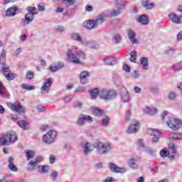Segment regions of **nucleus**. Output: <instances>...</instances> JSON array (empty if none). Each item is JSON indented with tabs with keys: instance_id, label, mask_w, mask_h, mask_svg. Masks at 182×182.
Segmentation results:
<instances>
[{
	"instance_id": "obj_55",
	"label": "nucleus",
	"mask_w": 182,
	"mask_h": 182,
	"mask_svg": "<svg viewBox=\"0 0 182 182\" xmlns=\"http://www.w3.org/2000/svg\"><path fill=\"white\" fill-rule=\"evenodd\" d=\"M114 40L115 41V43H119L122 41V37L119 34H115L114 36Z\"/></svg>"
},
{
	"instance_id": "obj_9",
	"label": "nucleus",
	"mask_w": 182,
	"mask_h": 182,
	"mask_svg": "<svg viewBox=\"0 0 182 182\" xmlns=\"http://www.w3.org/2000/svg\"><path fill=\"white\" fill-rule=\"evenodd\" d=\"M55 137H56V131L50 129L47 134L43 135V140L44 143L51 144V143L55 141Z\"/></svg>"
},
{
	"instance_id": "obj_49",
	"label": "nucleus",
	"mask_w": 182,
	"mask_h": 182,
	"mask_svg": "<svg viewBox=\"0 0 182 182\" xmlns=\"http://www.w3.org/2000/svg\"><path fill=\"white\" fill-rule=\"evenodd\" d=\"M55 66L57 68V70H60V69H63V68H65V63L62 61H59L56 65H55Z\"/></svg>"
},
{
	"instance_id": "obj_57",
	"label": "nucleus",
	"mask_w": 182,
	"mask_h": 182,
	"mask_svg": "<svg viewBox=\"0 0 182 182\" xmlns=\"http://www.w3.org/2000/svg\"><path fill=\"white\" fill-rule=\"evenodd\" d=\"M175 49L171 48V47H168L166 48V49L165 50V53H168V54H170V53H173V52H175Z\"/></svg>"
},
{
	"instance_id": "obj_12",
	"label": "nucleus",
	"mask_w": 182,
	"mask_h": 182,
	"mask_svg": "<svg viewBox=\"0 0 182 182\" xmlns=\"http://www.w3.org/2000/svg\"><path fill=\"white\" fill-rule=\"evenodd\" d=\"M10 109L15 113H25V107L21 105V102L11 104Z\"/></svg>"
},
{
	"instance_id": "obj_7",
	"label": "nucleus",
	"mask_w": 182,
	"mask_h": 182,
	"mask_svg": "<svg viewBox=\"0 0 182 182\" xmlns=\"http://www.w3.org/2000/svg\"><path fill=\"white\" fill-rule=\"evenodd\" d=\"M170 151H167V149H164L160 151V156L161 157H168L170 160H174V156H176V146H174V144H172V145L169 147Z\"/></svg>"
},
{
	"instance_id": "obj_43",
	"label": "nucleus",
	"mask_w": 182,
	"mask_h": 182,
	"mask_svg": "<svg viewBox=\"0 0 182 182\" xmlns=\"http://www.w3.org/2000/svg\"><path fill=\"white\" fill-rule=\"evenodd\" d=\"M86 46H88V48H91L92 49H96L99 48V45L95 41H87L86 43Z\"/></svg>"
},
{
	"instance_id": "obj_41",
	"label": "nucleus",
	"mask_w": 182,
	"mask_h": 182,
	"mask_svg": "<svg viewBox=\"0 0 182 182\" xmlns=\"http://www.w3.org/2000/svg\"><path fill=\"white\" fill-rule=\"evenodd\" d=\"M146 113L150 114V116H154V114H157V109L156 108H150L147 107L145 109Z\"/></svg>"
},
{
	"instance_id": "obj_32",
	"label": "nucleus",
	"mask_w": 182,
	"mask_h": 182,
	"mask_svg": "<svg viewBox=\"0 0 182 182\" xmlns=\"http://www.w3.org/2000/svg\"><path fill=\"white\" fill-rule=\"evenodd\" d=\"M115 6L119 9H126V1L124 0H116Z\"/></svg>"
},
{
	"instance_id": "obj_1",
	"label": "nucleus",
	"mask_w": 182,
	"mask_h": 182,
	"mask_svg": "<svg viewBox=\"0 0 182 182\" xmlns=\"http://www.w3.org/2000/svg\"><path fill=\"white\" fill-rule=\"evenodd\" d=\"M67 59L74 65H83V60L86 59V55L82 50H78L75 53L73 50H69L67 52Z\"/></svg>"
},
{
	"instance_id": "obj_3",
	"label": "nucleus",
	"mask_w": 182,
	"mask_h": 182,
	"mask_svg": "<svg viewBox=\"0 0 182 182\" xmlns=\"http://www.w3.org/2000/svg\"><path fill=\"white\" fill-rule=\"evenodd\" d=\"M105 18H107V14L102 13L97 16L96 19H90L85 21L83 26L87 29H96L99 25H102V22H105Z\"/></svg>"
},
{
	"instance_id": "obj_14",
	"label": "nucleus",
	"mask_w": 182,
	"mask_h": 182,
	"mask_svg": "<svg viewBox=\"0 0 182 182\" xmlns=\"http://www.w3.org/2000/svg\"><path fill=\"white\" fill-rule=\"evenodd\" d=\"M53 83V81L52 80V78L46 79L41 87L42 93H43V92H45V93H49V90H50Z\"/></svg>"
},
{
	"instance_id": "obj_33",
	"label": "nucleus",
	"mask_w": 182,
	"mask_h": 182,
	"mask_svg": "<svg viewBox=\"0 0 182 182\" xmlns=\"http://www.w3.org/2000/svg\"><path fill=\"white\" fill-rule=\"evenodd\" d=\"M136 161H137V160H136V159L134 158H131L129 159L128 161V166L132 168V170H136L137 168V165H136Z\"/></svg>"
},
{
	"instance_id": "obj_62",
	"label": "nucleus",
	"mask_w": 182,
	"mask_h": 182,
	"mask_svg": "<svg viewBox=\"0 0 182 182\" xmlns=\"http://www.w3.org/2000/svg\"><path fill=\"white\" fill-rule=\"evenodd\" d=\"M74 107H78V109H82V107H83V103L80 102V101H77L76 105H74Z\"/></svg>"
},
{
	"instance_id": "obj_28",
	"label": "nucleus",
	"mask_w": 182,
	"mask_h": 182,
	"mask_svg": "<svg viewBox=\"0 0 182 182\" xmlns=\"http://www.w3.org/2000/svg\"><path fill=\"white\" fill-rule=\"evenodd\" d=\"M140 62L142 65V69H144V70H147L149 69V59L146 57H142L140 59Z\"/></svg>"
},
{
	"instance_id": "obj_48",
	"label": "nucleus",
	"mask_w": 182,
	"mask_h": 182,
	"mask_svg": "<svg viewBox=\"0 0 182 182\" xmlns=\"http://www.w3.org/2000/svg\"><path fill=\"white\" fill-rule=\"evenodd\" d=\"M149 89L151 93H159L160 92V89L156 86H151Z\"/></svg>"
},
{
	"instance_id": "obj_21",
	"label": "nucleus",
	"mask_w": 182,
	"mask_h": 182,
	"mask_svg": "<svg viewBox=\"0 0 182 182\" xmlns=\"http://www.w3.org/2000/svg\"><path fill=\"white\" fill-rule=\"evenodd\" d=\"M88 93H90L92 100H95V99H97V96L100 97V90H99L98 88L90 90L88 91Z\"/></svg>"
},
{
	"instance_id": "obj_11",
	"label": "nucleus",
	"mask_w": 182,
	"mask_h": 182,
	"mask_svg": "<svg viewBox=\"0 0 182 182\" xmlns=\"http://www.w3.org/2000/svg\"><path fill=\"white\" fill-rule=\"evenodd\" d=\"M43 161V157L42 156H38L36 157L33 160H30L28 164V166H31V168H28V170L33 171L36 167H38V164H41Z\"/></svg>"
},
{
	"instance_id": "obj_40",
	"label": "nucleus",
	"mask_w": 182,
	"mask_h": 182,
	"mask_svg": "<svg viewBox=\"0 0 182 182\" xmlns=\"http://www.w3.org/2000/svg\"><path fill=\"white\" fill-rule=\"evenodd\" d=\"M182 69V61L177 63L171 67V70L173 72H178V70H181Z\"/></svg>"
},
{
	"instance_id": "obj_34",
	"label": "nucleus",
	"mask_w": 182,
	"mask_h": 182,
	"mask_svg": "<svg viewBox=\"0 0 182 182\" xmlns=\"http://www.w3.org/2000/svg\"><path fill=\"white\" fill-rule=\"evenodd\" d=\"M101 123L104 127H107L110 123V118L107 115H104L102 118Z\"/></svg>"
},
{
	"instance_id": "obj_8",
	"label": "nucleus",
	"mask_w": 182,
	"mask_h": 182,
	"mask_svg": "<svg viewBox=\"0 0 182 182\" xmlns=\"http://www.w3.org/2000/svg\"><path fill=\"white\" fill-rule=\"evenodd\" d=\"M93 122V117L90 115L80 114L77 119V124L80 127H83L86 123H92Z\"/></svg>"
},
{
	"instance_id": "obj_25",
	"label": "nucleus",
	"mask_w": 182,
	"mask_h": 182,
	"mask_svg": "<svg viewBox=\"0 0 182 182\" xmlns=\"http://www.w3.org/2000/svg\"><path fill=\"white\" fill-rule=\"evenodd\" d=\"M141 5L145 9H153L156 6V4L154 3H149V0H142Z\"/></svg>"
},
{
	"instance_id": "obj_36",
	"label": "nucleus",
	"mask_w": 182,
	"mask_h": 182,
	"mask_svg": "<svg viewBox=\"0 0 182 182\" xmlns=\"http://www.w3.org/2000/svg\"><path fill=\"white\" fill-rule=\"evenodd\" d=\"M25 153L28 161H29V160H32V159L35 157V152L32 150H26L25 151Z\"/></svg>"
},
{
	"instance_id": "obj_45",
	"label": "nucleus",
	"mask_w": 182,
	"mask_h": 182,
	"mask_svg": "<svg viewBox=\"0 0 182 182\" xmlns=\"http://www.w3.org/2000/svg\"><path fill=\"white\" fill-rule=\"evenodd\" d=\"M1 71L3 72L4 76H6V75L11 72L9 67H6V64H4V65H1Z\"/></svg>"
},
{
	"instance_id": "obj_16",
	"label": "nucleus",
	"mask_w": 182,
	"mask_h": 182,
	"mask_svg": "<svg viewBox=\"0 0 182 182\" xmlns=\"http://www.w3.org/2000/svg\"><path fill=\"white\" fill-rule=\"evenodd\" d=\"M139 127H140V124L139 122H135L133 124H131L127 129V134H133L139 132Z\"/></svg>"
},
{
	"instance_id": "obj_50",
	"label": "nucleus",
	"mask_w": 182,
	"mask_h": 182,
	"mask_svg": "<svg viewBox=\"0 0 182 182\" xmlns=\"http://www.w3.org/2000/svg\"><path fill=\"white\" fill-rule=\"evenodd\" d=\"M5 77L7 79V80H14L15 79V75L10 72L5 75Z\"/></svg>"
},
{
	"instance_id": "obj_4",
	"label": "nucleus",
	"mask_w": 182,
	"mask_h": 182,
	"mask_svg": "<svg viewBox=\"0 0 182 182\" xmlns=\"http://www.w3.org/2000/svg\"><path fill=\"white\" fill-rule=\"evenodd\" d=\"M100 97L102 100H114L117 97V92L114 90H109L107 88H102L100 90Z\"/></svg>"
},
{
	"instance_id": "obj_53",
	"label": "nucleus",
	"mask_w": 182,
	"mask_h": 182,
	"mask_svg": "<svg viewBox=\"0 0 182 182\" xmlns=\"http://www.w3.org/2000/svg\"><path fill=\"white\" fill-rule=\"evenodd\" d=\"M48 70L51 72V73H55V72H58V70L55 65H50Z\"/></svg>"
},
{
	"instance_id": "obj_51",
	"label": "nucleus",
	"mask_w": 182,
	"mask_h": 182,
	"mask_svg": "<svg viewBox=\"0 0 182 182\" xmlns=\"http://www.w3.org/2000/svg\"><path fill=\"white\" fill-rule=\"evenodd\" d=\"M131 76L133 77V79H139L140 74L139 73V71L134 70V72L131 74Z\"/></svg>"
},
{
	"instance_id": "obj_46",
	"label": "nucleus",
	"mask_w": 182,
	"mask_h": 182,
	"mask_svg": "<svg viewBox=\"0 0 182 182\" xmlns=\"http://www.w3.org/2000/svg\"><path fill=\"white\" fill-rule=\"evenodd\" d=\"M58 176H59V173L56 171H52L50 177L53 180V181H55L56 178H58Z\"/></svg>"
},
{
	"instance_id": "obj_64",
	"label": "nucleus",
	"mask_w": 182,
	"mask_h": 182,
	"mask_svg": "<svg viewBox=\"0 0 182 182\" xmlns=\"http://www.w3.org/2000/svg\"><path fill=\"white\" fill-rule=\"evenodd\" d=\"M104 182H114V178L108 176Z\"/></svg>"
},
{
	"instance_id": "obj_26",
	"label": "nucleus",
	"mask_w": 182,
	"mask_h": 182,
	"mask_svg": "<svg viewBox=\"0 0 182 182\" xmlns=\"http://www.w3.org/2000/svg\"><path fill=\"white\" fill-rule=\"evenodd\" d=\"M122 11H123V10L122 9H119V7L113 9L109 12V16H111L112 18H114L116 16H119V15H122Z\"/></svg>"
},
{
	"instance_id": "obj_44",
	"label": "nucleus",
	"mask_w": 182,
	"mask_h": 182,
	"mask_svg": "<svg viewBox=\"0 0 182 182\" xmlns=\"http://www.w3.org/2000/svg\"><path fill=\"white\" fill-rule=\"evenodd\" d=\"M170 137L176 140H180L181 139H182V134L172 132L170 134Z\"/></svg>"
},
{
	"instance_id": "obj_38",
	"label": "nucleus",
	"mask_w": 182,
	"mask_h": 182,
	"mask_svg": "<svg viewBox=\"0 0 182 182\" xmlns=\"http://www.w3.org/2000/svg\"><path fill=\"white\" fill-rule=\"evenodd\" d=\"M17 124L19 126V127H21V129H24V130H28L29 129V124L26 121H20L17 122Z\"/></svg>"
},
{
	"instance_id": "obj_52",
	"label": "nucleus",
	"mask_w": 182,
	"mask_h": 182,
	"mask_svg": "<svg viewBox=\"0 0 182 182\" xmlns=\"http://www.w3.org/2000/svg\"><path fill=\"white\" fill-rule=\"evenodd\" d=\"M176 97H177V94L176 92H170L168 95V99L170 100H176Z\"/></svg>"
},
{
	"instance_id": "obj_29",
	"label": "nucleus",
	"mask_w": 182,
	"mask_h": 182,
	"mask_svg": "<svg viewBox=\"0 0 182 182\" xmlns=\"http://www.w3.org/2000/svg\"><path fill=\"white\" fill-rule=\"evenodd\" d=\"M71 38L73 41L79 42L80 43H83V38L80 36V34H79V33H73L71 34Z\"/></svg>"
},
{
	"instance_id": "obj_27",
	"label": "nucleus",
	"mask_w": 182,
	"mask_h": 182,
	"mask_svg": "<svg viewBox=\"0 0 182 182\" xmlns=\"http://www.w3.org/2000/svg\"><path fill=\"white\" fill-rule=\"evenodd\" d=\"M104 63L109 66H113V65H116V58L114 57H107L104 59Z\"/></svg>"
},
{
	"instance_id": "obj_22",
	"label": "nucleus",
	"mask_w": 182,
	"mask_h": 182,
	"mask_svg": "<svg viewBox=\"0 0 182 182\" xmlns=\"http://www.w3.org/2000/svg\"><path fill=\"white\" fill-rule=\"evenodd\" d=\"M87 77H89V72L82 71L80 74V82L82 85H86L87 83Z\"/></svg>"
},
{
	"instance_id": "obj_37",
	"label": "nucleus",
	"mask_w": 182,
	"mask_h": 182,
	"mask_svg": "<svg viewBox=\"0 0 182 182\" xmlns=\"http://www.w3.org/2000/svg\"><path fill=\"white\" fill-rule=\"evenodd\" d=\"M92 112H93L94 116L100 117L102 116V114H103V111L97 107H93Z\"/></svg>"
},
{
	"instance_id": "obj_5",
	"label": "nucleus",
	"mask_w": 182,
	"mask_h": 182,
	"mask_svg": "<svg viewBox=\"0 0 182 182\" xmlns=\"http://www.w3.org/2000/svg\"><path fill=\"white\" fill-rule=\"evenodd\" d=\"M18 140L16 133L14 132H8L5 136L0 137V146H11Z\"/></svg>"
},
{
	"instance_id": "obj_56",
	"label": "nucleus",
	"mask_w": 182,
	"mask_h": 182,
	"mask_svg": "<svg viewBox=\"0 0 182 182\" xmlns=\"http://www.w3.org/2000/svg\"><path fill=\"white\" fill-rule=\"evenodd\" d=\"M36 109L38 112H46V107L42 105H38Z\"/></svg>"
},
{
	"instance_id": "obj_42",
	"label": "nucleus",
	"mask_w": 182,
	"mask_h": 182,
	"mask_svg": "<svg viewBox=\"0 0 182 182\" xmlns=\"http://www.w3.org/2000/svg\"><path fill=\"white\" fill-rule=\"evenodd\" d=\"M62 4H65V6L67 8H69V6H73L76 3V1L75 0H61Z\"/></svg>"
},
{
	"instance_id": "obj_35",
	"label": "nucleus",
	"mask_w": 182,
	"mask_h": 182,
	"mask_svg": "<svg viewBox=\"0 0 182 182\" xmlns=\"http://www.w3.org/2000/svg\"><path fill=\"white\" fill-rule=\"evenodd\" d=\"M5 62H6V51L5 50H2L0 55V64L5 65Z\"/></svg>"
},
{
	"instance_id": "obj_23",
	"label": "nucleus",
	"mask_w": 182,
	"mask_h": 182,
	"mask_svg": "<svg viewBox=\"0 0 182 182\" xmlns=\"http://www.w3.org/2000/svg\"><path fill=\"white\" fill-rule=\"evenodd\" d=\"M14 157L10 156L8 160V167L11 171H18V167L14 164Z\"/></svg>"
},
{
	"instance_id": "obj_59",
	"label": "nucleus",
	"mask_w": 182,
	"mask_h": 182,
	"mask_svg": "<svg viewBox=\"0 0 182 182\" xmlns=\"http://www.w3.org/2000/svg\"><path fill=\"white\" fill-rule=\"evenodd\" d=\"M35 77V74L31 71H28L27 73V75H26V77L28 79H33V77Z\"/></svg>"
},
{
	"instance_id": "obj_54",
	"label": "nucleus",
	"mask_w": 182,
	"mask_h": 182,
	"mask_svg": "<svg viewBox=\"0 0 182 182\" xmlns=\"http://www.w3.org/2000/svg\"><path fill=\"white\" fill-rule=\"evenodd\" d=\"M85 90H86V87H78V88L74 91V93H82V92H85Z\"/></svg>"
},
{
	"instance_id": "obj_61",
	"label": "nucleus",
	"mask_w": 182,
	"mask_h": 182,
	"mask_svg": "<svg viewBox=\"0 0 182 182\" xmlns=\"http://www.w3.org/2000/svg\"><path fill=\"white\" fill-rule=\"evenodd\" d=\"M123 70L127 72V73H130V67L127 65V64H124L123 65Z\"/></svg>"
},
{
	"instance_id": "obj_2",
	"label": "nucleus",
	"mask_w": 182,
	"mask_h": 182,
	"mask_svg": "<svg viewBox=\"0 0 182 182\" xmlns=\"http://www.w3.org/2000/svg\"><path fill=\"white\" fill-rule=\"evenodd\" d=\"M92 147L95 149L97 154L100 156H103L104 154H107L113 150V146L109 143H103L100 141H95L92 144Z\"/></svg>"
},
{
	"instance_id": "obj_17",
	"label": "nucleus",
	"mask_w": 182,
	"mask_h": 182,
	"mask_svg": "<svg viewBox=\"0 0 182 182\" xmlns=\"http://www.w3.org/2000/svg\"><path fill=\"white\" fill-rule=\"evenodd\" d=\"M121 99L124 103L130 102V94L127 90L124 88L121 90Z\"/></svg>"
},
{
	"instance_id": "obj_39",
	"label": "nucleus",
	"mask_w": 182,
	"mask_h": 182,
	"mask_svg": "<svg viewBox=\"0 0 182 182\" xmlns=\"http://www.w3.org/2000/svg\"><path fill=\"white\" fill-rule=\"evenodd\" d=\"M137 52L136 50L131 51L130 53V62H132L133 63H136L137 62Z\"/></svg>"
},
{
	"instance_id": "obj_63",
	"label": "nucleus",
	"mask_w": 182,
	"mask_h": 182,
	"mask_svg": "<svg viewBox=\"0 0 182 182\" xmlns=\"http://www.w3.org/2000/svg\"><path fill=\"white\" fill-rule=\"evenodd\" d=\"M85 11H87V12H92V11H93V6L91 5H87L85 6Z\"/></svg>"
},
{
	"instance_id": "obj_13",
	"label": "nucleus",
	"mask_w": 182,
	"mask_h": 182,
	"mask_svg": "<svg viewBox=\"0 0 182 182\" xmlns=\"http://www.w3.org/2000/svg\"><path fill=\"white\" fill-rule=\"evenodd\" d=\"M167 124L170 129H172V130H178V128L182 126V121H180L179 119H174L173 120H169L167 122Z\"/></svg>"
},
{
	"instance_id": "obj_6",
	"label": "nucleus",
	"mask_w": 182,
	"mask_h": 182,
	"mask_svg": "<svg viewBox=\"0 0 182 182\" xmlns=\"http://www.w3.org/2000/svg\"><path fill=\"white\" fill-rule=\"evenodd\" d=\"M28 14L25 15L24 20L23 21L24 25H29L31 22L35 19V15H38L36 7H27Z\"/></svg>"
},
{
	"instance_id": "obj_24",
	"label": "nucleus",
	"mask_w": 182,
	"mask_h": 182,
	"mask_svg": "<svg viewBox=\"0 0 182 182\" xmlns=\"http://www.w3.org/2000/svg\"><path fill=\"white\" fill-rule=\"evenodd\" d=\"M168 18L172 21V22H173V23H181V19H180V17L174 13H171L168 15Z\"/></svg>"
},
{
	"instance_id": "obj_19",
	"label": "nucleus",
	"mask_w": 182,
	"mask_h": 182,
	"mask_svg": "<svg viewBox=\"0 0 182 182\" xmlns=\"http://www.w3.org/2000/svg\"><path fill=\"white\" fill-rule=\"evenodd\" d=\"M127 35L130 42H132L134 44L137 43V39H136V32L133 31V29H128Z\"/></svg>"
},
{
	"instance_id": "obj_31",
	"label": "nucleus",
	"mask_w": 182,
	"mask_h": 182,
	"mask_svg": "<svg viewBox=\"0 0 182 182\" xmlns=\"http://www.w3.org/2000/svg\"><path fill=\"white\" fill-rule=\"evenodd\" d=\"M38 173L41 174H46L49 172V166L45 165H40L38 166Z\"/></svg>"
},
{
	"instance_id": "obj_20",
	"label": "nucleus",
	"mask_w": 182,
	"mask_h": 182,
	"mask_svg": "<svg viewBox=\"0 0 182 182\" xmlns=\"http://www.w3.org/2000/svg\"><path fill=\"white\" fill-rule=\"evenodd\" d=\"M137 22H139L141 25H149V23H150L149 16L146 14L141 15L137 18Z\"/></svg>"
},
{
	"instance_id": "obj_18",
	"label": "nucleus",
	"mask_w": 182,
	"mask_h": 182,
	"mask_svg": "<svg viewBox=\"0 0 182 182\" xmlns=\"http://www.w3.org/2000/svg\"><path fill=\"white\" fill-rule=\"evenodd\" d=\"M16 12H18V7L16 6H14L7 9L5 15L6 16L11 18L12 16H15V15H16Z\"/></svg>"
},
{
	"instance_id": "obj_58",
	"label": "nucleus",
	"mask_w": 182,
	"mask_h": 182,
	"mask_svg": "<svg viewBox=\"0 0 182 182\" xmlns=\"http://www.w3.org/2000/svg\"><path fill=\"white\" fill-rule=\"evenodd\" d=\"M49 161L50 164H53V163L56 161V156H55V155H50Z\"/></svg>"
},
{
	"instance_id": "obj_10",
	"label": "nucleus",
	"mask_w": 182,
	"mask_h": 182,
	"mask_svg": "<svg viewBox=\"0 0 182 182\" xmlns=\"http://www.w3.org/2000/svg\"><path fill=\"white\" fill-rule=\"evenodd\" d=\"M148 133L150 136H152L151 143L152 144H156V143H159V140H160V136H161V132L156 129H148Z\"/></svg>"
},
{
	"instance_id": "obj_60",
	"label": "nucleus",
	"mask_w": 182,
	"mask_h": 182,
	"mask_svg": "<svg viewBox=\"0 0 182 182\" xmlns=\"http://www.w3.org/2000/svg\"><path fill=\"white\" fill-rule=\"evenodd\" d=\"M72 99H73V95H68L65 97L64 102H65V103H69V102H70V100H72Z\"/></svg>"
},
{
	"instance_id": "obj_30",
	"label": "nucleus",
	"mask_w": 182,
	"mask_h": 182,
	"mask_svg": "<svg viewBox=\"0 0 182 182\" xmlns=\"http://www.w3.org/2000/svg\"><path fill=\"white\" fill-rule=\"evenodd\" d=\"M90 147H92L90 143L87 142L85 144V145L82 146L84 156H87L89 153H92Z\"/></svg>"
},
{
	"instance_id": "obj_15",
	"label": "nucleus",
	"mask_w": 182,
	"mask_h": 182,
	"mask_svg": "<svg viewBox=\"0 0 182 182\" xmlns=\"http://www.w3.org/2000/svg\"><path fill=\"white\" fill-rule=\"evenodd\" d=\"M109 168L112 171V173H126L127 170H126V168H120L117 166L115 164L111 163L109 164Z\"/></svg>"
},
{
	"instance_id": "obj_47",
	"label": "nucleus",
	"mask_w": 182,
	"mask_h": 182,
	"mask_svg": "<svg viewBox=\"0 0 182 182\" xmlns=\"http://www.w3.org/2000/svg\"><path fill=\"white\" fill-rule=\"evenodd\" d=\"M21 87L24 89V90H35V86H29L27 84H23Z\"/></svg>"
}]
</instances>
